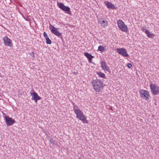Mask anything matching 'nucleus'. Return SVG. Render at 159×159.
<instances>
[{
	"mask_svg": "<svg viewBox=\"0 0 159 159\" xmlns=\"http://www.w3.org/2000/svg\"><path fill=\"white\" fill-rule=\"evenodd\" d=\"M73 110L76 115V118L81 120L83 123H88L87 117L81 110L79 108H76L75 107H73Z\"/></svg>",
	"mask_w": 159,
	"mask_h": 159,
	"instance_id": "f257e3e1",
	"label": "nucleus"
},
{
	"mask_svg": "<svg viewBox=\"0 0 159 159\" xmlns=\"http://www.w3.org/2000/svg\"><path fill=\"white\" fill-rule=\"evenodd\" d=\"M73 105H74V107H75L76 108H78V107L77 106H76L74 103H73Z\"/></svg>",
	"mask_w": 159,
	"mask_h": 159,
	"instance_id": "b1692460",
	"label": "nucleus"
},
{
	"mask_svg": "<svg viewBox=\"0 0 159 159\" xmlns=\"http://www.w3.org/2000/svg\"><path fill=\"white\" fill-rule=\"evenodd\" d=\"M91 84L93 89L97 92H98L100 90L102 89L103 87L102 82L98 79L92 80Z\"/></svg>",
	"mask_w": 159,
	"mask_h": 159,
	"instance_id": "f03ea898",
	"label": "nucleus"
},
{
	"mask_svg": "<svg viewBox=\"0 0 159 159\" xmlns=\"http://www.w3.org/2000/svg\"><path fill=\"white\" fill-rule=\"evenodd\" d=\"M3 40L6 46L9 47L10 48H12L13 47L11 40L8 38L7 36H6L3 37Z\"/></svg>",
	"mask_w": 159,
	"mask_h": 159,
	"instance_id": "6e6552de",
	"label": "nucleus"
},
{
	"mask_svg": "<svg viewBox=\"0 0 159 159\" xmlns=\"http://www.w3.org/2000/svg\"><path fill=\"white\" fill-rule=\"evenodd\" d=\"M50 142L52 144H54V141L53 140H50Z\"/></svg>",
	"mask_w": 159,
	"mask_h": 159,
	"instance_id": "393cba45",
	"label": "nucleus"
},
{
	"mask_svg": "<svg viewBox=\"0 0 159 159\" xmlns=\"http://www.w3.org/2000/svg\"><path fill=\"white\" fill-rule=\"evenodd\" d=\"M30 94L32 98L31 99L34 100L35 102H37L38 100L41 99L40 97L36 92L30 93Z\"/></svg>",
	"mask_w": 159,
	"mask_h": 159,
	"instance_id": "ddd939ff",
	"label": "nucleus"
},
{
	"mask_svg": "<svg viewBox=\"0 0 159 159\" xmlns=\"http://www.w3.org/2000/svg\"><path fill=\"white\" fill-rule=\"evenodd\" d=\"M57 5L61 9L67 12L68 14H70L71 13L70 8L68 7L65 6L62 3L58 2Z\"/></svg>",
	"mask_w": 159,
	"mask_h": 159,
	"instance_id": "423d86ee",
	"label": "nucleus"
},
{
	"mask_svg": "<svg viewBox=\"0 0 159 159\" xmlns=\"http://www.w3.org/2000/svg\"><path fill=\"white\" fill-rule=\"evenodd\" d=\"M101 66L102 69L104 71H107L109 73L111 71L110 67L107 65V63L105 61H102L100 62Z\"/></svg>",
	"mask_w": 159,
	"mask_h": 159,
	"instance_id": "9b49d317",
	"label": "nucleus"
},
{
	"mask_svg": "<svg viewBox=\"0 0 159 159\" xmlns=\"http://www.w3.org/2000/svg\"><path fill=\"white\" fill-rule=\"evenodd\" d=\"M4 117L7 126L12 125L15 123V121L14 119L9 117L8 116H6Z\"/></svg>",
	"mask_w": 159,
	"mask_h": 159,
	"instance_id": "1a4fd4ad",
	"label": "nucleus"
},
{
	"mask_svg": "<svg viewBox=\"0 0 159 159\" xmlns=\"http://www.w3.org/2000/svg\"><path fill=\"white\" fill-rule=\"evenodd\" d=\"M98 23L104 27H105L108 25V22L106 20H98Z\"/></svg>",
	"mask_w": 159,
	"mask_h": 159,
	"instance_id": "2eb2a0df",
	"label": "nucleus"
},
{
	"mask_svg": "<svg viewBox=\"0 0 159 159\" xmlns=\"http://www.w3.org/2000/svg\"><path fill=\"white\" fill-rule=\"evenodd\" d=\"M45 39L46 40V43L47 44H51V41L49 39V37Z\"/></svg>",
	"mask_w": 159,
	"mask_h": 159,
	"instance_id": "6ab92c4d",
	"label": "nucleus"
},
{
	"mask_svg": "<svg viewBox=\"0 0 159 159\" xmlns=\"http://www.w3.org/2000/svg\"><path fill=\"white\" fill-rule=\"evenodd\" d=\"M151 92L154 95L159 94V86L155 84L151 83L149 84Z\"/></svg>",
	"mask_w": 159,
	"mask_h": 159,
	"instance_id": "7ed1b4c3",
	"label": "nucleus"
},
{
	"mask_svg": "<svg viewBox=\"0 0 159 159\" xmlns=\"http://www.w3.org/2000/svg\"><path fill=\"white\" fill-rule=\"evenodd\" d=\"M127 66L129 68H130L132 66V65L131 63H128L127 65Z\"/></svg>",
	"mask_w": 159,
	"mask_h": 159,
	"instance_id": "5701e85b",
	"label": "nucleus"
},
{
	"mask_svg": "<svg viewBox=\"0 0 159 159\" xmlns=\"http://www.w3.org/2000/svg\"><path fill=\"white\" fill-rule=\"evenodd\" d=\"M146 34H147V36L149 38H152L153 36H154L153 34L150 32L149 31Z\"/></svg>",
	"mask_w": 159,
	"mask_h": 159,
	"instance_id": "f3484780",
	"label": "nucleus"
},
{
	"mask_svg": "<svg viewBox=\"0 0 159 159\" xmlns=\"http://www.w3.org/2000/svg\"><path fill=\"white\" fill-rule=\"evenodd\" d=\"M142 31L143 32H145L146 33V34L147 33V32H148V31L146 29L143 28H142Z\"/></svg>",
	"mask_w": 159,
	"mask_h": 159,
	"instance_id": "aec40b11",
	"label": "nucleus"
},
{
	"mask_svg": "<svg viewBox=\"0 0 159 159\" xmlns=\"http://www.w3.org/2000/svg\"><path fill=\"white\" fill-rule=\"evenodd\" d=\"M139 94L140 96L146 100H148L149 98V92L147 90L141 89L139 91Z\"/></svg>",
	"mask_w": 159,
	"mask_h": 159,
	"instance_id": "0eeeda50",
	"label": "nucleus"
},
{
	"mask_svg": "<svg viewBox=\"0 0 159 159\" xmlns=\"http://www.w3.org/2000/svg\"><path fill=\"white\" fill-rule=\"evenodd\" d=\"M43 34V36L45 39H46L48 37L47 34L45 32H44Z\"/></svg>",
	"mask_w": 159,
	"mask_h": 159,
	"instance_id": "412c9836",
	"label": "nucleus"
},
{
	"mask_svg": "<svg viewBox=\"0 0 159 159\" xmlns=\"http://www.w3.org/2000/svg\"><path fill=\"white\" fill-rule=\"evenodd\" d=\"M30 55L32 57H34V52H32V53H30Z\"/></svg>",
	"mask_w": 159,
	"mask_h": 159,
	"instance_id": "4be33fe9",
	"label": "nucleus"
},
{
	"mask_svg": "<svg viewBox=\"0 0 159 159\" xmlns=\"http://www.w3.org/2000/svg\"><path fill=\"white\" fill-rule=\"evenodd\" d=\"M106 6L109 9H111L112 10H116L117 9V7H116L111 2L107 1H105L104 2Z\"/></svg>",
	"mask_w": 159,
	"mask_h": 159,
	"instance_id": "f8f14e48",
	"label": "nucleus"
},
{
	"mask_svg": "<svg viewBox=\"0 0 159 159\" xmlns=\"http://www.w3.org/2000/svg\"><path fill=\"white\" fill-rule=\"evenodd\" d=\"M98 50L100 52H102L105 50V48L101 45H99L98 47Z\"/></svg>",
	"mask_w": 159,
	"mask_h": 159,
	"instance_id": "a211bd4d",
	"label": "nucleus"
},
{
	"mask_svg": "<svg viewBox=\"0 0 159 159\" xmlns=\"http://www.w3.org/2000/svg\"><path fill=\"white\" fill-rule=\"evenodd\" d=\"M116 52L119 54L124 57H128L129 55L127 53L126 49L124 48H117Z\"/></svg>",
	"mask_w": 159,
	"mask_h": 159,
	"instance_id": "9d476101",
	"label": "nucleus"
},
{
	"mask_svg": "<svg viewBox=\"0 0 159 159\" xmlns=\"http://www.w3.org/2000/svg\"><path fill=\"white\" fill-rule=\"evenodd\" d=\"M84 55L87 58L89 62V63H92V59L94 57L93 56L88 52L84 53Z\"/></svg>",
	"mask_w": 159,
	"mask_h": 159,
	"instance_id": "4468645a",
	"label": "nucleus"
},
{
	"mask_svg": "<svg viewBox=\"0 0 159 159\" xmlns=\"http://www.w3.org/2000/svg\"><path fill=\"white\" fill-rule=\"evenodd\" d=\"M117 24L118 27L121 31L125 32L127 31L128 30L127 26L122 20H119L117 21Z\"/></svg>",
	"mask_w": 159,
	"mask_h": 159,
	"instance_id": "39448f33",
	"label": "nucleus"
},
{
	"mask_svg": "<svg viewBox=\"0 0 159 159\" xmlns=\"http://www.w3.org/2000/svg\"><path fill=\"white\" fill-rule=\"evenodd\" d=\"M97 74L99 77L103 78H106V75L104 73H102L101 72H97Z\"/></svg>",
	"mask_w": 159,
	"mask_h": 159,
	"instance_id": "dca6fc26",
	"label": "nucleus"
},
{
	"mask_svg": "<svg viewBox=\"0 0 159 159\" xmlns=\"http://www.w3.org/2000/svg\"><path fill=\"white\" fill-rule=\"evenodd\" d=\"M80 159V158H79V159Z\"/></svg>",
	"mask_w": 159,
	"mask_h": 159,
	"instance_id": "a878e982",
	"label": "nucleus"
},
{
	"mask_svg": "<svg viewBox=\"0 0 159 159\" xmlns=\"http://www.w3.org/2000/svg\"><path fill=\"white\" fill-rule=\"evenodd\" d=\"M49 29L51 32L59 38L62 36V34L58 30V28H56L50 24H49Z\"/></svg>",
	"mask_w": 159,
	"mask_h": 159,
	"instance_id": "20e7f679",
	"label": "nucleus"
}]
</instances>
